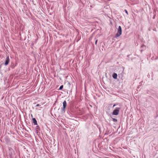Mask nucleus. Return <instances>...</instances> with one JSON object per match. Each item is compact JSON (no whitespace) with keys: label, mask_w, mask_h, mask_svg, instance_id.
I'll use <instances>...</instances> for the list:
<instances>
[{"label":"nucleus","mask_w":158,"mask_h":158,"mask_svg":"<svg viewBox=\"0 0 158 158\" xmlns=\"http://www.w3.org/2000/svg\"><path fill=\"white\" fill-rule=\"evenodd\" d=\"M122 28L120 26H119L118 29V32L115 35V37H118L119 36L122 34Z\"/></svg>","instance_id":"1"},{"label":"nucleus","mask_w":158,"mask_h":158,"mask_svg":"<svg viewBox=\"0 0 158 158\" xmlns=\"http://www.w3.org/2000/svg\"><path fill=\"white\" fill-rule=\"evenodd\" d=\"M32 123L34 124V125H37V121L35 118H32Z\"/></svg>","instance_id":"5"},{"label":"nucleus","mask_w":158,"mask_h":158,"mask_svg":"<svg viewBox=\"0 0 158 158\" xmlns=\"http://www.w3.org/2000/svg\"><path fill=\"white\" fill-rule=\"evenodd\" d=\"M63 108L62 109V110L65 112V110L67 106V103L66 101H64L63 102Z\"/></svg>","instance_id":"3"},{"label":"nucleus","mask_w":158,"mask_h":158,"mask_svg":"<svg viewBox=\"0 0 158 158\" xmlns=\"http://www.w3.org/2000/svg\"><path fill=\"white\" fill-rule=\"evenodd\" d=\"M63 85H61V86H60V88H59V89H58V90H62V89H63Z\"/></svg>","instance_id":"9"},{"label":"nucleus","mask_w":158,"mask_h":158,"mask_svg":"<svg viewBox=\"0 0 158 158\" xmlns=\"http://www.w3.org/2000/svg\"><path fill=\"white\" fill-rule=\"evenodd\" d=\"M120 108L119 107H116L115 109L113 110L112 114L114 115H117L119 114V112L120 110Z\"/></svg>","instance_id":"2"},{"label":"nucleus","mask_w":158,"mask_h":158,"mask_svg":"<svg viewBox=\"0 0 158 158\" xmlns=\"http://www.w3.org/2000/svg\"><path fill=\"white\" fill-rule=\"evenodd\" d=\"M124 11L125 12V13L127 14V15H128V12H127V10H125Z\"/></svg>","instance_id":"10"},{"label":"nucleus","mask_w":158,"mask_h":158,"mask_svg":"<svg viewBox=\"0 0 158 158\" xmlns=\"http://www.w3.org/2000/svg\"><path fill=\"white\" fill-rule=\"evenodd\" d=\"M98 42V40H97L96 41H95V44H97V42Z\"/></svg>","instance_id":"14"},{"label":"nucleus","mask_w":158,"mask_h":158,"mask_svg":"<svg viewBox=\"0 0 158 158\" xmlns=\"http://www.w3.org/2000/svg\"><path fill=\"white\" fill-rule=\"evenodd\" d=\"M142 83H143V81H141L140 82L139 84H140V85H142Z\"/></svg>","instance_id":"15"},{"label":"nucleus","mask_w":158,"mask_h":158,"mask_svg":"<svg viewBox=\"0 0 158 158\" xmlns=\"http://www.w3.org/2000/svg\"><path fill=\"white\" fill-rule=\"evenodd\" d=\"M140 51H141V52H142L143 51V50H141Z\"/></svg>","instance_id":"17"},{"label":"nucleus","mask_w":158,"mask_h":158,"mask_svg":"<svg viewBox=\"0 0 158 158\" xmlns=\"http://www.w3.org/2000/svg\"><path fill=\"white\" fill-rule=\"evenodd\" d=\"M145 47V45H144V44H143L141 46H140V48H143V47Z\"/></svg>","instance_id":"11"},{"label":"nucleus","mask_w":158,"mask_h":158,"mask_svg":"<svg viewBox=\"0 0 158 158\" xmlns=\"http://www.w3.org/2000/svg\"><path fill=\"white\" fill-rule=\"evenodd\" d=\"M31 116L32 117H33V116H32V114H31Z\"/></svg>","instance_id":"18"},{"label":"nucleus","mask_w":158,"mask_h":158,"mask_svg":"<svg viewBox=\"0 0 158 158\" xmlns=\"http://www.w3.org/2000/svg\"><path fill=\"white\" fill-rule=\"evenodd\" d=\"M41 105H40L39 104H37L36 105V107H38V106H40Z\"/></svg>","instance_id":"12"},{"label":"nucleus","mask_w":158,"mask_h":158,"mask_svg":"<svg viewBox=\"0 0 158 158\" xmlns=\"http://www.w3.org/2000/svg\"><path fill=\"white\" fill-rule=\"evenodd\" d=\"M36 125V126L35 127V130L37 133L39 131H40V127L38 124Z\"/></svg>","instance_id":"6"},{"label":"nucleus","mask_w":158,"mask_h":158,"mask_svg":"<svg viewBox=\"0 0 158 158\" xmlns=\"http://www.w3.org/2000/svg\"><path fill=\"white\" fill-rule=\"evenodd\" d=\"M8 149H9V151L11 149H12V148H10V147H9L8 148Z\"/></svg>","instance_id":"13"},{"label":"nucleus","mask_w":158,"mask_h":158,"mask_svg":"<svg viewBox=\"0 0 158 158\" xmlns=\"http://www.w3.org/2000/svg\"><path fill=\"white\" fill-rule=\"evenodd\" d=\"M10 62V59L9 58V56H8L6 58L5 60V65H7Z\"/></svg>","instance_id":"4"},{"label":"nucleus","mask_w":158,"mask_h":158,"mask_svg":"<svg viewBox=\"0 0 158 158\" xmlns=\"http://www.w3.org/2000/svg\"><path fill=\"white\" fill-rule=\"evenodd\" d=\"M116 105L114 104L113 105V107H114V106H116Z\"/></svg>","instance_id":"16"},{"label":"nucleus","mask_w":158,"mask_h":158,"mask_svg":"<svg viewBox=\"0 0 158 158\" xmlns=\"http://www.w3.org/2000/svg\"><path fill=\"white\" fill-rule=\"evenodd\" d=\"M117 75L115 73H114L112 75L114 79H116L117 78Z\"/></svg>","instance_id":"7"},{"label":"nucleus","mask_w":158,"mask_h":158,"mask_svg":"<svg viewBox=\"0 0 158 158\" xmlns=\"http://www.w3.org/2000/svg\"><path fill=\"white\" fill-rule=\"evenodd\" d=\"M112 120L114 122H117V119L116 118H112Z\"/></svg>","instance_id":"8"}]
</instances>
